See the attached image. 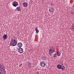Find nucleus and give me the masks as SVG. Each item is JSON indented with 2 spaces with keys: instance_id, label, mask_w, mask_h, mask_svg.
<instances>
[{
  "instance_id": "1",
  "label": "nucleus",
  "mask_w": 74,
  "mask_h": 74,
  "mask_svg": "<svg viewBox=\"0 0 74 74\" xmlns=\"http://www.w3.org/2000/svg\"><path fill=\"white\" fill-rule=\"evenodd\" d=\"M17 45V41L14 39L11 40L10 42V46H12L14 47L16 45Z\"/></svg>"
},
{
  "instance_id": "2",
  "label": "nucleus",
  "mask_w": 74,
  "mask_h": 74,
  "mask_svg": "<svg viewBox=\"0 0 74 74\" xmlns=\"http://www.w3.org/2000/svg\"><path fill=\"white\" fill-rule=\"evenodd\" d=\"M57 68L59 69L62 70H64V69H65V67L63 65L62 66L60 64H58L57 65Z\"/></svg>"
},
{
  "instance_id": "3",
  "label": "nucleus",
  "mask_w": 74,
  "mask_h": 74,
  "mask_svg": "<svg viewBox=\"0 0 74 74\" xmlns=\"http://www.w3.org/2000/svg\"><path fill=\"white\" fill-rule=\"evenodd\" d=\"M18 51L20 53H22L23 52V50L22 48H19L18 49Z\"/></svg>"
},
{
  "instance_id": "4",
  "label": "nucleus",
  "mask_w": 74,
  "mask_h": 74,
  "mask_svg": "<svg viewBox=\"0 0 74 74\" xmlns=\"http://www.w3.org/2000/svg\"><path fill=\"white\" fill-rule=\"evenodd\" d=\"M40 66L41 67H44L46 65L45 62H41L40 63Z\"/></svg>"
},
{
  "instance_id": "5",
  "label": "nucleus",
  "mask_w": 74,
  "mask_h": 74,
  "mask_svg": "<svg viewBox=\"0 0 74 74\" xmlns=\"http://www.w3.org/2000/svg\"><path fill=\"white\" fill-rule=\"evenodd\" d=\"M18 5V2L15 1L14 2V3L12 4V5L14 7H16V6Z\"/></svg>"
},
{
  "instance_id": "6",
  "label": "nucleus",
  "mask_w": 74,
  "mask_h": 74,
  "mask_svg": "<svg viewBox=\"0 0 74 74\" xmlns=\"http://www.w3.org/2000/svg\"><path fill=\"white\" fill-rule=\"evenodd\" d=\"M22 43L21 42H19L17 44V47L19 48H21L22 47Z\"/></svg>"
},
{
  "instance_id": "7",
  "label": "nucleus",
  "mask_w": 74,
  "mask_h": 74,
  "mask_svg": "<svg viewBox=\"0 0 74 74\" xmlns=\"http://www.w3.org/2000/svg\"><path fill=\"white\" fill-rule=\"evenodd\" d=\"M3 40H7V35L6 34L4 35L3 37Z\"/></svg>"
},
{
  "instance_id": "8",
  "label": "nucleus",
  "mask_w": 74,
  "mask_h": 74,
  "mask_svg": "<svg viewBox=\"0 0 74 74\" xmlns=\"http://www.w3.org/2000/svg\"><path fill=\"white\" fill-rule=\"evenodd\" d=\"M23 5L24 7H26L27 6V3L26 2H24L23 3Z\"/></svg>"
},
{
  "instance_id": "9",
  "label": "nucleus",
  "mask_w": 74,
  "mask_h": 74,
  "mask_svg": "<svg viewBox=\"0 0 74 74\" xmlns=\"http://www.w3.org/2000/svg\"><path fill=\"white\" fill-rule=\"evenodd\" d=\"M21 7L18 6L16 8V11H21Z\"/></svg>"
},
{
  "instance_id": "10",
  "label": "nucleus",
  "mask_w": 74,
  "mask_h": 74,
  "mask_svg": "<svg viewBox=\"0 0 74 74\" xmlns=\"http://www.w3.org/2000/svg\"><path fill=\"white\" fill-rule=\"evenodd\" d=\"M53 52L50 49L49 51V53L50 54V55H51L52 54V53Z\"/></svg>"
},
{
  "instance_id": "11",
  "label": "nucleus",
  "mask_w": 74,
  "mask_h": 74,
  "mask_svg": "<svg viewBox=\"0 0 74 74\" xmlns=\"http://www.w3.org/2000/svg\"><path fill=\"white\" fill-rule=\"evenodd\" d=\"M28 67H31V66H32V63H31L30 62H28Z\"/></svg>"
},
{
  "instance_id": "12",
  "label": "nucleus",
  "mask_w": 74,
  "mask_h": 74,
  "mask_svg": "<svg viewBox=\"0 0 74 74\" xmlns=\"http://www.w3.org/2000/svg\"><path fill=\"white\" fill-rule=\"evenodd\" d=\"M35 30L36 33H38L39 32V31H38V29H37V27L35 28Z\"/></svg>"
},
{
  "instance_id": "13",
  "label": "nucleus",
  "mask_w": 74,
  "mask_h": 74,
  "mask_svg": "<svg viewBox=\"0 0 74 74\" xmlns=\"http://www.w3.org/2000/svg\"><path fill=\"white\" fill-rule=\"evenodd\" d=\"M60 55H61V52H58L57 53V55L58 56H60Z\"/></svg>"
},
{
  "instance_id": "14",
  "label": "nucleus",
  "mask_w": 74,
  "mask_h": 74,
  "mask_svg": "<svg viewBox=\"0 0 74 74\" xmlns=\"http://www.w3.org/2000/svg\"><path fill=\"white\" fill-rule=\"evenodd\" d=\"M42 60H45V56H42Z\"/></svg>"
},
{
  "instance_id": "15",
  "label": "nucleus",
  "mask_w": 74,
  "mask_h": 74,
  "mask_svg": "<svg viewBox=\"0 0 74 74\" xmlns=\"http://www.w3.org/2000/svg\"><path fill=\"white\" fill-rule=\"evenodd\" d=\"M51 49V51L53 52H55V50H54V49H53V48H51V49Z\"/></svg>"
},
{
  "instance_id": "16",
  "label": "nucleus",
  "mask_w": 74,
  "mask_h": 74,
  "mask_svg": "<svg viewBox=\"0 0 74 74\" xmlns=\"http://www.w3.org/2000/svg\"><path fill=\"white\" fill-rule=\"evenodd\" d=\"M51 10V9H49V11H50V12H51V13H52L53 12V11Z\"/></svg>"
},
{
  "instance_id": "17",
  "label": "nucleus",
  "mask_w": 74,
  "mask_h": 74,
  "mask_svg": "<svg viewBox=\"0 0 74 74\" xmlns=\"http://www.w3.org/2000/svg\"><path fill=\"white\" fill-rule=\"evenodd\" d=\"M53 57H54V58H55L57 56V54H56V53H55L53 55Z\"/></svg>"
},
{
  "instance_id": "18",
  "label": "nucleus",
  "mask_w": 74,
  "mask_h": 74,
  "mask_svg": "<svg viewBox=\"0 0 74 74\" xmlns=\"http://www.w3.org/2000/svg\"><path fill=\"white\" fill-rule=\"evenodd\" d=\"M71 14H74V11H72L71 12Z\"/></svg>"
},
{
  "instance_id": "19",
  "label": "nucleus",
  "mask_w": 74,
  "mask_h": 74,
  "mask_svg": "<svg viewBox=\"0 0 74 74\" xmlns=\"http://www.w3.org/2000/svg\"><path fill=\"white\" fill-rule=\"evenodd\" d=\"M53 8H51V10H52V11H53Z\"/></svg>"
},
{
  "instance_id": "20",
  "label": "nucleus",
  "mask_w": 74,
  "mask_h": 74,
  "mask_svg": "<svg viewBox=\"0 0 74 74\" xmlns=\"http://www.w3.org/2000/svg\"><path fill=\"white\" fill-rule=\"evenodd\" d=\"M51 5H52V4L51 3Z\"/></svg>"
},
{
  "instance_id": "21",
  "label": "nucleus",
  "mask_w": 74,
  "mask_h": 74,
  "mask_svg": "<svg viewBox=\"0 0 74 74\" xmlns=\"http://www.w3.org/2000/svg\"><path fill=\"white\" fill-rule=\"evenodd\" d=\"M38 73H39V72H38Z\"/></svg>"
},
{
  "instance_id": "22",
  "label": "nucleus",
  "mask_w": 74,
  "mask_h": 74,
  "mask_svg": "<svg viewBox=\"0 0 74 74\" xmlns=\"http://www.w3.org/2000/svg\"><path fill=\"white\" fill-rule=\"evenodd\" d=\"M62 64V65H63V64Z\"/></svg>"
}]
</instances>
